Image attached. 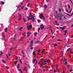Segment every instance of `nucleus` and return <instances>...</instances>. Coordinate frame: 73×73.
<instances>
[{
    "instance_id": "nucleus-1",
    "label": "nucleus",
    "mask_w": 73,
    "mask_h": 73,
    "mask_svg": "<svg viewBox=\"0 0 73 73\" xmlns=\"http://www.w3.org/2000/svg\"><path fill=\"white\" fill-rule=\"evenodd\" d=\"M57 15L58 17H60L59 19L60 20H62V17H63L61 13H59V15L57 14Z\"/></svg>"
},
{
    "instance_id": "nucleus-2",
    "label": "nucleus",
    "mask_w": 73,
    "mask_h": 73,
    "mask_svg": "<svg viewBox=\"0 0 73 73\" xmlns=\"http://www.w3.org/2000/svg\"><path fill=\"white\" fill-rule=\"evenodd\" d=\"M40 19H43L44 20H45V18L44 17V16L43 15L42 13L41 14H40Z\"/></svg>"
},
{
    "instance_id": "nucleus-3",
    "label": "nucleus",
    "mask_w": 73,
    "mask_h": 73,
    "mask_svg": "<svg viewBox=\"0 0 73 73\" xmlns=\"http://www.w3.org/2000/svg\"><path fill=\"white\" fill-rule=\"evenodd\" d=\"M40 28L41 29H43L44 28V27L43 26V24H41L40 25V27H39L38 29V31L39 32L40 31Z\"/></svg>"
},
{
    "instance_id": "nucleus-4",
    "label": "nucleus",
    "mask_w": 73,
    "mask_h": 73,
    "mask_svg": "<svg viewBox=\"0 0 73 73\" xmlns=\"http://www.w3.org/2000/svg\"><path fill=\"white\" fill-rule=\"evenodd\" d=\"M33 40H32L31 42V45H30V47H31V48H30V49L31 50H33V49H34V48H33V47H32L33 46Z\"/></svg>"
},
{
    "instance_id": "nucleus-5",
    "label": "nucleus",
    "mask_w": 73,
    "mask_h": 73,
    "mask_svg": "<svg viewBox=\"0 0 73 73\" xmlns=\"http://www.w3.org/2000/svg\"><path fill=\"white\" fill-rule=\"evenodd\" d=\"M18 15L19 16V20H20L22 19V16H21V15L19 13H18Z\"/></svg>"
},
{
    "instance_id": "nucleus-6",
    "label": "nucleus",
    "mask_w": 73,
    "mask_h": 73,
    "mask_svg": "<svg viewBox=\"0 0 73 73\" xmlns=\"http://www.w3.org/2000/svg\"><path fill=\"white\" fill-rule=\"evenodd\" d=\"M16 37H17V34H15L14 36V41H16Z\"/></svg>"
},
{
    "instance_id": "nucleus-7",
    "label": "nucleus",
    "mask_w": 73,
    "mask_h": 73,
    "mask_svg": "<svg viewBox=\"0 0 73 73\" xmlns=\"http://www.w3.org/2000/svg\"><path fill=\"white\" fill-rule=\"evenodd\" d=\"M59 28L60 29H61L62 31H63V30H64V29H65V27L64 26H63V27H59Z\"/></svg>"
},
{
    "instance_id": "nucleus-8",
    "label": "nucleus",
    "mask_w": 73,
    "mask_h": 73,
    "mask_svg": "<svg viewBox=\"0 0 73 73\" xmlns=\"http://www.w3.org/2000/svg\"><path fill=\"white\" fill-rule=\"evenodd\" d=\"M27 28L28 31L30 30V28H29V24H28V23H27Z\"/></svg>"
},
{
    "instance_id": "nucleus-9",
    "label": "nucleus",
    "mask_w": 73,
    "mask_h": 73,
    "mask_svg": "<svg viewBox=\"0 0 73 73\" xmlns=\"http://www.w3.org/2000/svg\"><path fill=\"white\" fill-rule=\"evenodd\" d=\"M27 33H28V37H29L31 35V33L30 32H28Z\"/></svg>"
},
{
    "instance_id": "nucleus-10",
    "label": "nucleus",
    "mask_w": 73,
    "mask_h": 73,
    "mask_svg": "<svg viewBox=\"0 0 73 73\" xmlns=\"http://www.w3.org/2000/svg\"><path fill=\"white\" fill-rule=\"evenodd\" d=\"M17 69H19L20 68V64H18L17 66Z\"/></svg>"
},
{
    "instance_id": "nucleus-11",
    "label": "nucleus",
    "mask_w": 73,
    "mask_h": 73,
    "mask_svg": "<svg viewBox=\"0 0 73 73\" xmlns=\"http://www.w3.org/2000/svg\"><path fill=\"white\" fill-rule=\"evenodd\" d=\"M29 14L30 15V17H31L33 16V15H32V13H29Z\"/></svg>"
},
{
    "instance_id": "nucleus-12",
    "label": "nucleus",
    "mask_w": 73,
    "mask_h": 73,
    "mask_svg": "<svg viewBox=\"0 0 73 73\" xmlns=\"http://www.w3.org/2000/svg\"><path fill=\"white\" fill-rule=\"evenodd\" d=\"M24 70H25V71H27V72H28V71H27V68H26V66H25L24 68Z\"/></svg>"
},
{
    "instance_id": "nucleus-13",
    "label": "nucleus",
    "mask_w": 73,
    "mask_h": 73,
    "mask_svg": "<svg viewBox=\"0 0 73 73\" xmlns=\"http://www.w3.org/2000/svg\"><path fill=\"white\" fill-rule=\"evenodd\" d=\"M48 6L46 5H44V8L45 9L46 8H47V7Z\"/></svg>"
},
{
    "instance_id": "nucleus-14",
    "label": "nucleus",
    "mask_w": 73,
    "mask_h": 73,
    "mask_svg": "<svg viewBox=\"0 0 73 73\" xmlns=\"http://www.w3.org/2000/svg\"><path fill=\"white\" fill-rule=\"evenodd\" d=\"M23 20L24 21V22H26V21H27V20H26V19H25V18H23Z\"/></svg>"
},
{
    "instance_id": "nucleus-15",
    "label": "nucleus",
    "mask_w": 73,
    "mask_h": 73,
    "mask_svg": "<svg viewBox=\"0 0 73 73\" xmlns=\"http://www.w3.org/2000/svg\"><path fill=\"white\" fill-rule=\"evenodd\" d=\"M29 28H30V29H31V28H32V25H29Z\"/></svg>"
},
{
    "instance_id": "nucleus-16",
    "label": "nucleus",
    "mask_w": 73,
    "mask_h": 73,
    "mask_svg": "<svg viewBox=\"0 0 73 73\" xmlns=\"http://www.w3.org/2000/svg\"><path fill=\"white\" fill-rule=\"evenodd\" d=\"M22 34L23 35H26V33H22Z\"/></svg>"
},
{
    "instance_id": "nucleus-17",
    "label": "nucleus",
    "mask_w": 73,
    "mask_h": 73,
    "mask_svg": "<svg viewBox=\"0 0 73 73\" xmlns=\"http://www.w3.org/2000/svg\"><path fill=\"white\" fill-rule=\"evenodd\" d=\"M7 29H8V28H6L5 29V32H7Z\"/></svg>"
},
{
    "instance_id": "nucleus-18",
    "label": "nucleus",
    "mask_w": 73,
    "mask_h": 73,
    "mask_svg": "<svg viewBox=\"0 0 73 73\" xmlns=\"http://www.w3.org/2000/svg\"><path fill=\"white\" fill-rule=\"evenodd\" d=\"M4 2L3 1H1V4L2 5H4Z\"/></svg>"
},
{
    "instance_id": "nucleus-19",
    "label": "nucleus",
    "mask_w": 73,
    "mask_h": 73,
    "mask_svg": "<svg viewBox=\"0 0 73 73\" xmlns=\"http://www.w3.org/2000/svg\"><path fill=\"white\" fill-rule=\"evenodd\" d=\"M2 61L3 62V63H5V60H4L2 59Z\"/></svg>"
},
{
    "instance_id": "nucleus-20",
    "label": "nucleus",
    "mask_w": 73,
    "mask_h": 73,
    "mask_svg": "<svg viewBox=\"0 0 73 73\" xmlns=\"http://www.w3.org/2000/svg\"><path fill=\"white\" fill-rule=\"evenodd\" d=\"M22 52L23 54H25V52H24L23 51V50H22Z\"/></svg>"
},
{
    "instance_id": "nucleus-21",
    "label": "nucleus",
    "mask_w": 73,
    "mask_h": 73,
    "mask_svg": "<svg viewBox=\"0 0 73 73\" xmlns=\"http://www.w3.org/2000/svg\"><path fill=\"white\" fill-rule=\"evenodd\" d=\"M56 69H57V71H58V72H60V71L59 70H58V69L57 67H56Z\"/></svg>"
},
{
    "instance_id": "nucleus-22",
    "label": "nucleus",
    "mask_w": 73,
    "mask_h": 73,
    "mask_svg": "<svg viewBox=\"0 0 73 73\" xmlns=\"http://www.w3.org/2000/svg\"><path fill=\"white\" fill-rule=\"evenodd\" d=\"M46 62H50V60H46Z\"/></svg>"
},
{
    "instance_id": "nucleus-23",
    "label": "nucleus",
    "mask_w": 73,
    "mask_h": 73,
    "mask_svg": "<svg viewBox=\"0 0 73 73\" xmlns=\"http://www.w3.org/2000/svg\"><path fill=\"white\" fill-rule=\"evenodd\" d=\"M37 42L38 44V43H41V42H40V41L38 40L37 41Z\"/></svg>"
},
{
    "instance_id": "nucleus-24",
    "label": "nucleus",
    "mask_w": 73,
    "mask_h": 73,
    "mask_svg": "<svg viewBox=\"0 0 73 73\" xmlns=\"http://www.w3.org/2000/svg\"><path fill=\"white\" fill-rule=\"evenodd\" d=\"M27 17L28 18V20H31V18H30V17H29L27 16Z\"/></svg>"
},
{
    "instance_id": "nucleus-25",
    "label": "nucleus",
    "mask_w": 73,
    "mask_h": 73,
    "mask_svg": "<svg viewBox=\"0 0 73 73\" xmlns=\"http://www.w3.org/2000/svg\"><path fill=\"white\" fill-rule=\"evenodd\" d=\"M68 7L69 8V9H70V5H68Z\"/></svg>"
},
{
    "instance_id": "nucleus-26",
    "label": "nucleus",
    "mask_w": 73,
    "mask_h": 73,
    "mask_svg": "<svg viewBox=\"0 0 73 73\" xmlns=\"http://www.w3.org/2000/svg\"><path fill=\"white\" fill-rule=\"evenodd\" d=\"M70 50V48H69L67 49V51L68 52H69V51Z\"/></svg>"
},
{
    "instance_id": "nucleus-27",
    "label": "nucleus",
    "mask_w": 73,
    "mask_h": 73,
    "mask_svg": "<svg viewBox=\"0 0 73 73\" xmlns=\"http://www.w3.org/2000/svg\"><path fill=\"white\" fill-rule=\"evenodd\" d=\"M66 14L68 15V16H71V15L68 13H66Z\"/></svg>"
},
{
    "instance_id": "nucleus-28",
    "label": "nucleus",
    "mask_w": 73,
    "mask_h": 73,
    "mask_svg": "<svg viewBox=\"0 0 73 73\" xmlns=\"http://www.w3.org/2000/svg\"><path fill=\"white\" fill-rule=\"evenodd\" d=\"M35 17L33 18V22H34V21H35Z\"/></svg>"
},
{
    "instance_id": "nucleus-29",
    "label": "nucleus",
    "mask_w": 73,
    "mask_h": 73,
    "mask_svg": "<svg viewBox=\"0 0 73 73\" xmlns=\"http://www.w3.org/2000/svg\"><path fill=\"white\" fill-rule=\"evenodd\" d=\"M64 32H65V34H66V33H67V30H65L64 31Z\"/></svg>"
},
{
    "instance_id": "nucleus-30",
    "label": "nucleus",
    "mask_w": 73,
    "mask_h": 73,
    "mask_svg": "<svg viewBox=\"0 0 73 73\" xmlns=\"http://www.w3.org/2000/svg\"><path fill=\"white\" fill-rule=\"evenodd\" d=\"M38 33H35V36H36L37 35Z\"/></svg>"
},
{
    "instance_id": "nucleus-31",
    "label": "nucleus",
    "mask_w": 73,
    "mask_h": 73,
    "mask_svg": "<svg viewBox=\"0 0 73 73\" xmlns=\"http://www.w3.org/2000/svg\"><path fill=\"white\" fill-rule=\"evenodd\" d=\"M23 28L22 27H21L19 28V31H21V29H22Z\"/></svg>"
},
{
    "instance_id": "nucleus-32",
    "label": "nucleus",
    "mask_w": 73,
    "mask_h": 73,
    "mask_svg": "<svg viewBox=\"0 0 73 73\" xmlns=\"http://www.w3.org/2000/svg\"><path fill=\"white\" fill-rule=\"evenodd\" d=\"M35 52H36V51H35L33 53V55H35V54H36L35 53Z\"/></svg>"
},
{
    "instance_id": "nucleus-33",
    "label": "nucleus",
    "mask_w": 73,
    "mask_h": 73,
    "mask_svg": "<svg viewBox=\"0 0 73 73\" xmlns=\"http://www.w3.org/2000/svg\"><path fill=\"white\" fill-rule=\"evenodd\" d=\"M14 63L15 64V66H16V65H17V64H17V62H16V61H15L14 62Z\"/></svg>"
},
{
    "instance_id": "nucleus-34",
    "label": "nucleus",
    "mask_w": 73,
    "mask_h": 73,
    "mask_svg": "<svg viewBox=\"0 0 73 73\" xmlns=\"http://www.w3.org/2000/svg\"><path fill=\"white\" fill-rule=\"evenodd\" d=\"M24 37V36H23L21 38V40H23V37Z\"/></svg>"
},
{
    "instance_id": "nucleus-35",
    "label": "nucleus",
    "mask_w": 73,
    "mask_h": 73,
    "mask_svg": "<svg viewBox=\"0 0 73 73\" xmlns=\"http://www.w3.org/2000/svg\"><path fill=\"white\" fill-rule=\"evenodd\" d=\"M67 63H68V62H67L65 61V63L64 64V65H66V64H67Z\"/></svg>"
},
{
    "instance_id": "nucleus-36",
    "label": "nucleus",
    "mask_w": 73,
    "mask_h": 73,
    "mask_svg": "<svg viewBox=\"0 0 73 73\" xmlns=\"http://www.w3.org/2000/svg\"><path fill=\"white\" fill-rule=\"evenodd\" d=\"M42 65H46V63H42Z\"/></svg>"
},
{
    "instance_id": "nucleus-37",
    "label": "nucleus",
    "mask_w": 73,
    "mask_h": 73,
    "mask_svg": "<svg viewBox=\"0 0 73 73\" xmlns=\"http://www.w3.org/2000/svg\"><path fill=\"white\" fill-rule=\"evenodd\" d=\"M70 1H71V3L73 5V2H72V0H69Z\"/></svg>"
},
{
    "instance_id": "nucleus-38",
    "label": "nucleus",
    "mask_w": 73,
    "mask_h": 73,
    "mask_svg": "<svg viewBox=\"0 0 73 73\" xmlns=\"http://www.w3.org/2000/svg\"><path fill=\"white\" fill-rule=\"evenodd\" d=\"M33 16H32L31 17V20H33Z\"/></svg>"
},
{
    "instance_id": "nucleus-39",
    "label": "nucleus",
    "mask_w": 73,
    "mask_h": 73,
    "mask_svg": "<svg viewBox=\"0 0 73 73\" xmlns=\"http://www.w3.org/2000/svg\"><path fill=\"white\" fill-rule=\"evenodd\" d=\"M6 68H7V69H9V67H8V66H6Z\"/></svg>"
},
{
    "instance_id": "nucleus-40",
    "label": "nucleus",
    "mask_w": 73,
    "mask_h": 73,
    "mask_svg": "<svg viewBox=\"0 0 73 73\" xmlns=\"http://www.w3.org/2000/svg\"><path fill=\"white\" fill-rule=\"evenodd\" d=\"M17 46L15 47L14 49H15L16 48H17Z\"/></svg>"
},
{
    "instance_id": "nucleus-41",
    "label": "nucleus",
    "mask_w": 73,
    "mask_h": 73,
    "mask_svg": "<svg viewBox=\"0 0 73 73\" xmlns=\"http://www.w3.org/2000/svg\"><path fill=\"white\" fill-rule=\"evenodd\" d=\"M40 61H43V60H44V59L43 58H41L40 59Z\"/></svg>"
},
{
    "instance_id": "nucleus-42",
    "label": "nucleus",
    "mask_w": 73,
    "mask_h": 73,
    "mask_svg": "<svg viewBox=\"0 0 73 73\" xmlns=\"http://www.w3.org/2000/svg\"><path fill=\"white\" fill-rule=\"evenodd\" d=\"M31 5V3H29V4L27 5V6H29Z\"/></svg>"
},
{
    "instance_id": "nucleus-43",
    "label": "nucleus",
    "mask_w": 73,
    "mask_h": 73,
    "mask_svg": "<svg viewBox=\"0 0 73 73\" xmlns=\"http://www.w3.org/2000/svg\"><path fill=\"white\" fill-rule=\"evenodd\" d=\"M20 61L21 64H22V61H21V60H20Z\"/></svg>"
},
{
    "instance_id": "nucleus-44",
    "label": "nucleus",
    "mask_w": 73,
    "mask_h": 73,
    "mask_svg": "<svg viewBox=\"0 0 73 73\" xmlns=\"http://www.w3.org/2000/svg\"><path fill=\"white\" fill-rule=\"evenodd\" d=\"M54 45V46H57V44H55L54 45Z\"/></svg>"
},
{
    "instance_id": "nucleus-45",
    "label": "nucleus",
    "mask_w": 73,
    "mask_h": 73,
    "mask_svg": "<svg viewBox=\"0 0 73 73\" xmlns=\"http://www.w3.org/2000/svg\"><path fill=\"white\" fill-rule=\"evenodd\" d=\"M40 61H39L38 63V65H39L40 64Z\"/></svg>"
},
{
    "instance_id": "nucleus-46",
    "label": "nucleus",
    "mask_w": 73,
    "mask_h": 73,
    "mask_svg": "<svg viewBox=\"0 0 73 73\" xmlns=\"http://www.w3.org/2000/svg\"><path fill=\"white\" fill-rule=\"evenodd\" d=\"M72 11V9H71L68 13H70V12H71Z\"/></svg>"
},
{
    "instance_id": "nucleus-47",
    "label": "nucleus",
    "mask_w": 73,
    "mask_h": 73,
    "mask_svg": "<svg viewBox=\"0 0 73 73\" xmlns=\"http://www.w3.org/2000/svg\"><path fill=\"white\" fill-rule=\"evenodd\" d=\"M66 11L68 13H69V12H68V10L67 9H66Z\"/></svg>"
},
{
    "instance_id": "nucleus-48",
    "label": "nucleus",
    "mask_w": 73,
    "mask_h": 73,
    "mask_svg": "<svg viewBox=\"0 0 73 73\" xmlns=\"http://www.w3.org/2000/svg\"><path fill=\"white\" fill-rule=\"evenodd\" d=\"M64 18L66 19H67V18H66V17H65V16H64Z\"/></svg>"
},
{
    "instance_id": "nucleus-49",
    "label": "nucleus",
    "mask_w": 73,
    "mask_h": 73,
    "mask_svg": "<svg viewBox=\"0 0 73 73\" xmlns=\"http://www.w3.org/2000/svg\"><path fill=\"white\" fill-rule=\"evenodd\" d=\"M57 41H61V40H58Z\"/></svg>"
},
{
    "instance_id": "nucleus-50",
    "label": "nucleus",
    "mask_w": 73,
    "mask_h": 73,
    "mask_svg": "<svg viewBox=\"0 0 73 73\" xmlns=\"http://www.w3.org/2000/svg\"><path fill=\"white\" fill-rule=\"evenodd\" d=\"M38 22H40V21H41V20H39L38 19Z\"/></svg>"
},
{
    "instance_id": "nucleus-51",
    "label": "nucleus",
    "mask_w": 73,
    "mask_h": 73,
    "mask_svg": "<svg viewBox=\"0 0 73 73\" xmlns=\"http://www.w3.org/2000/svg\"><path fill=\"white\" fill-rule=\"evenodd\" d=\"M54 37H55V36H53L52 37V38H54Z\"/></svg>"
},
{
    "instance_id": "nucleus-52",
    "label": "nucleus",
    "mask_w": 73,
    "mask_h": 73,
    "mask_svg": "<svg viewBox=\"0 0 73 73\" xmlns=\"http://www.w3.org/2000/svg\"><path fill=\"white\" fill-rule=\"evenodd\" d=\"M3 52H1V56H2V55H3Z\"/></svg>"
},
{
    "instance_id": "nucleus-53",
    "label": "nucleus",
    "mask_w": 73,
    "mask_h": 73,
    "mask_svg": "<svg viewBox=\"0 0 73 73\" xmlns=\"http://www.w3.org/2000/svg\"><path fill=\"white\" fill-rule=\"evenodd\" d=\"M59 12H61V9H59Z\"/></svg>"
},
{
    "instance_id": "nucleus-54",
    "label": "nucleus",
    "mask_w": 73,
    "mask_h": 73,
    "mask_svg": "<svg viewBox=\"0 0 73 73\" xmlns=\"http://www.w3.org/2000/svg\"><path fill=\"white\" fill-rule=\"evenodd\" d=\"M28 65L29 68H30V65L29 64H28Z\"/></svg>"
},
{
    "instance_id": "nucleus-55",
    "label": "nucleus",
    "mask_w": 73,
    "mask_h": 73,
    "mask_svg": "<svg viewBox=\"0 0 73 73\" xmlns=\"http://www.w3.org/2000/svg\"><path fill=\"white\" fill-rule=\"evenodd\" d=\"M54 72H55V73H56V71L55 69L54 70Z\"/></svg>"
},
{
    "instance_id": "nucleus-56",
    "label": "nucleus",
    "mask_w": 73,
    "mask_h": 73,
    "mask_svg": "<svg viewBox=\"0 0 73 73\" xmlns=\"http://www.w3.org/2000/svg\"><path fill=\"white\" fill-rule=\"evenodd\" d=\"M23 8H24V6L22 7L21 9H23Z\"/></svg>"
},
{
    "instance_id": "nucleus-57",
    "label": "nucleus",
    "mask_w": 73,
    "mask_h": 73,
    "mask_svg": "<svg viewBox=\"0 0 73 73\" xmlns=\"http://www.w3.org/2000/svg\"><path fill=\"white\" fill-rule=\"evenodd\" d=\"M56 67H57V68H58V66L56 64Z\"/></svg>"
},
{
    "instance_id": "nucleus-58",
    "label": "nucleus",
    "mask_w": 73,
    "mask_h": 73,
    "mask_svg": "<svg viewBox=\"0 0 73 73\" xmlns=\"http://www.w3.org/2000/svg\"><path fill=\"white\" fill-rule=\"evenodd\" d=\"M55 17H56V19H58V18L57 16H56Z\"/></svg>"
},
{
    "instance_id": "nucleus-59",
    "label": "nucleus",
    "mask_w": 73,
    "mask_h": 73,
    "mask_svg": "<svg viewBox=\"0 0 73 73\" xmlns=\"http://www.w3.org/2000/svg\"><path fill=\"white\" fill-rule=\"evenodd\" d=\"M7 58H8V54H7Z\"/></svg>"
},
{
    "instance_id": "nucleus-60",
    "label": "nucleus",
    "mask_w": 73,
    "mask_h": 73,
    "mask_svg": "<svg viewBox=\"0 0 73 73\" xmlns=\"http://www.w3.org/2000/svg\"><path fill=\"white\" fill-rule=\"evenodd\" d=\"M73 71V70H70V72H72Z\"/></svg>"
},
{
    "instance_id": "nucleus-61",
    "label": "nucleus",
    "mask_w": 73,
    "mask_h": 73,
    "mask_svg": "<svg viewBox=\"0 0 73 73\" xmlns=\"http://www.w3.org/2000/svg\"><path fill=\"white\" fill-rule=\"evenodd\" d=\"M11 52L10 51V52H9V54H11Z\"/></svg>"
},
{
    "instance_id": "nucleus-62",
    "label": "nucleus",
    "mask_w": 73,
    "mask_h": 73,
    "mask_svg": "<svg viewBox=\"0 0 73 73\" xmlns=\"http://www.w3.org/2000/svg\"><path fill=\"white\" fill-rule=\"evenodd\" d=\"M21 5H18V7H21Z\"/></svg>"
},
{
    "instance_id": "nucleus-63",
    "label": "nucleus",
    "mask_w": 73,
    "mask_h": 73,
    "mask_svg": "<svg viewBox=\"0 0 73 73\" xmlns=\"http://www.w3.org/2000/svg\"><path fill=\"white\" fill-rule=\"evenodd\" d=\"M35 61H36V58L34 60V62H35Z\"/></svg>"
},
{
    "instance_id": "nucleus-64",
    "label": "nucleus",
    "mask_w": 73,
    "mask_h": 73,
    "mask_svg": "<svg viewBox=\"0 0 73 73\" xmlns=\"http://www.w3.org/2000/svg\"><path fill=\"white\" fill-rule=\"evenodd\" d=\"M20 4H21V5H23V3H20Z\"/></svg>"
}]
</instances>
